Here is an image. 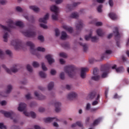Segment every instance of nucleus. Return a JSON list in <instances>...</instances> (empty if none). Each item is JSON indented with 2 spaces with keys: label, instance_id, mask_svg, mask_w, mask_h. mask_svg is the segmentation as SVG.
Returning <instances> with one entry per match:
<instances>
[{
  "label": "nucleus",
  "instance_id": "59",
  "mask_svg": "<svg viewBox=\"0 0 129 129\" xmlns=\"http://www.w3.org/2000/svg\"><path fill=\"white\" fill-rule=\"evenodd\" d=\"M50 74H51V75H55V74H56V70H51L50 71Z\"/></svg>",
  "mask_w": 129,
  "mask_h": 129
},
{
  "label": "nucleus",
  "instance_id": "55",
  "mask_svg": "<svg viewBox=\"0 0 129 129\" xmlns=\"http://www.w3.org/2000/svg\"><path fill=\"white\" fill-rule=\"evenodd\" d=\"M99 108H92L90 109L91 112H94L95 111H96L98 109H99Z\"/></svg>",
  "mask_w": 129,
  "mask_h": 129
},
{
  "label": "nucleus",
  "instance_id": "43",
  "mask_svg": "<svg viewBox=\"0 0 129 129\" xmlns=\"http://www.w3.org/2000/svg\"><path fill=\"white\" fill-rule=\"evenodd\" d=\"M59 77L62 80L65 79V74H64V72H62L60 74Z\"/></svg>",
  "mask_w": 129,
  "mask_h": 129
},
{
  "label": "nucleus",
  "instance_id": "29",
  "mask_svg": "<svg viewBox=\"0 0 129 129\" xmlns=\"http://www.w3.org/2000/svg\"><path fill=\"white\" fill-rule=\"evenodd\" d=\"M24 18L27 20V21H29V22H31L32 23H34V22H35V19L32 16L29 17L28 16H24Z\"/></svg>",
  "mask_w": 129,
  "mask_h": 129
},
{
  "label": "nucleus",
  "instance_id": "28",
  "mask_svg": "<svg viewBox=\"0 0 129 129\" xmlns=\"http://www.w3.org/2000/svg\"><path fill=\"white\" fill-rule=\"evenodd\" d=\"M109 17L113 20H116V19H117V16L113 12L110 13L109 14Z\"/></svg>",
  "mask_w": 129,
  "mask_h": 129
},
{
  "label": "nucleus",
  "instance_id": "22",
  "mask_svg": "<svg viewBox=\"0 0 129 129\" xmlns=\"http://www.w3.org/2000/svg\"><path fill=\"white\" fill-rule=\"evenodd\" d=\"M49 18V13H47L46 15L43 18H40L39 22L40 23H44V24H47V20Z\"/></svg>",
  "mask_w": 129,
  "mask_h": 129
},
{
  "label": "nucleus",
  "instance_id": "48",
  "mask_svg": "<svg viewBox=\"0 0 129 129\" xmlns=\"http://www.w3.org/2000/svg\"><path fill=\"white\" fill-rule=\"evenodd\" d=\"M62 46L66 49H68V48H69V44L68 43H64L62 44Z\"/></svg>",
  "mask_w": 129,
  "mask_h": 129
},
{
  "label": "nucleus",
  "instance_id": "26",
  "mask_svg": "<svg viewBox=\"0 0 129 129\" xmlns=\"http://www.w3.org/2000/svg\"><path fill=\"white\" fill-rule=\"evenodd\" d=\"M99 98H100V95L99 94H98L96 98H95L96 100L94 101L92 103L93 106L97 105V104H98V103L99 102Z\"/></svg>",
  "mask_w": 129,
  "mask_h": 129
},
{
  "label": "nucleus",
  "instance_id": "14",
  "mask_svg": "<svg viewBox=\"0 0 129 129\" xmlns=\"http://www.w3.org/2000/svg\"><path fill=\"white\" fill-rule=\"evenodd\" d=\"M76 27L77 31H81L83 28V22L82 20H78L76 24Z\"/></svg>",
  "mask_w": 129,
  "mask_h": 129
},
{
  "label": "nucleus",
  "instance_id": "58",
  "mask_svg": "<svg viewBox=\"0 0 129 129\" xmlns=\"http://www.w3.org/2000/svg\"><path fill=\"white\" fill-rule=\"evenodd\" d=\"M25 97H26V99H32V97H31V94H28L26 95Z\"/></svg>",
  "mask_w": 129,
  "mask_h": 129
},
{
  "label": "nucleus",
  "instance_id": "63",
  "mask_svg": "<svg viewBox=\"0 0 129 129\" xmlns=\"http://www.w3.org/2000/svg\"><path fill=\"white\" fill-rule=\"evenodd\" d=\"M6 3H7V1L6 0H0L1 5H6Z\"/></svg>",
  "mask_w": 129,
  "mask_h": 129
},
{
  "label": "nucleus",
  "instance_id": "11",
  "mask_svg": "<svg viewBox=\"0 0 129 129\" xmlns=\"http://www.w3.org/2000/svg\"><path fill=\"white\" fill-rule=\"evenodd\" d=\"M0 112L4 114L6 117H10L11 119H13V116H15V114L13 111L7 112L4 110L0 111Z\"/></svg>",
  "mask_w": 129,
  "mask_h": 129
},
{
  "label": "nucleus",
  "instance_id": "2",
  "mask_svg": "<svg viewBox=\"0 0 129 129\" xmlns=\"http://www.w3.org/2000/svg\"><path fill=\"white\" fill-rule=\"evenodd\" d=\"M64 72L71 78H73L76 74V68L74 66H68L64 67Z\"/></svg>",
  "mask_w": 129,
  "mask_h": 129
},
{
  "label": "nucleus",
  "instance_id": "42",
  "mask_svg": "<svg viewBox=\"0 0 129 129\" xmlns=\"http://www.w3.org/2000/svg\"><path fill=\"white\" fill-rule=\"evenodd\" d=\"M27 69L28 71H29V72H30V73L33 72V69L32 68V67L30 66V64H27Z\"/></svg>",
  "mask_w": 129,
  "mask_h": 129
},
{
  "label": "nucleus",
  "instance_id": "54",
  "mask_svg": "<svg viewBox=\"0 0 129 129\" xmlns=\"http://www.w3.org/2000/svg\"><path fill=\"white\" fill-rule=\"evenodd\" d=\"M16 11L19 12V13H22L23 12V9L20 7H16Z\"/></svg>",
  "mask_w": 129,
  "mask_h": 129
},
{
  "label": "nucleus",
  "instance_id": "53",
  "mask_svg": "<svg viewBox=\"0 0 129 129\" xmlns=\"http://www.w3.org/2000/svg\"><path fill=\"white\" fill-rule=\"evenodd\" d=\"M7 129V126L4 125V123H0V129Z\"/></svg>",
  "mask_w": 129,
  "mask_h": 129
},
{
  "label": "nucleus",
  "instance_id": "23",
  "mask_svg": "<svg viewBox=\"0 0 129 129\" xmlns=\"http://www.w3.org/2000/svg\"><path fill=\"white\" fill-rule=\"evenodd\" d=\"M34 95H35V96H36L38 100H43L46 98V97L45 96L39 94V93H38V92L37 91H35L34 92Z\"/></svg>",
  "mask_w": 129,
  "mask_h": 129
},
{
  "label": "nucleus",
  "instance_id": "21",
  "mask_svg": "<svg viewBox=\"0 0 129 129\" xmlns=\"http://www.w3.org/2000/svg\"><path fill=\"white\" fill-rule=\"evenodd\" d=\"M27 107V104L24 103H21L19 104V106L18 107L19 111H24L26 109Z\"/></svg>",
  "mask_w": 129,
  "mask_h": 129
},
{
  "label": "nucleus",
  "instance_id": "18",
  "mask_svg": "<svg viewBox=\"0 0 129 129\" xmlns=\"http://www.w3.org/2000/svg\"><path fill=\"white\" fill-rule=\"evenodd\" d=\"M77 96V94L75 92H71L69 93L68 95V99H69V100H73L74 98H76V97Z\"/></svg>",
  "mask_w": 129,
  "mask_h": 129
},
{
  "label": "nucleus",
  "instance_id": "7",
  "mask_svg": "<svg viewBox=\"0 0 129 129\" xmlns=\"http://www.w3.org/2000/svg\"><path fill=\"white\" fill-rule=\"evenodd\" d=\"M2 67L6 70L7 73H9V74H12V72L13 73L18 72V66H17V64L14 65L13 67L11 69V70L8 69L5 64H3Z\"/></svg>",
  "mask_w": 129,
  "mask_h": 129
},
{
  "label": "nucleus",
  "instance_id": "50",
  "mask_svg": "<svg viewBox=\"0 0 129 129\" xmlns=\"http://www.w3.org/2000/svg\"><path fill=\"white\" fill-rule=\"evenodd\" d=\"M38 39L40 42H44V36H43V35H39L38 37Z\"/></svg>",
  "mask_w": 129,
  "mask_h": 129
},
{
  "label": "nucleus",
  "instance_id": "46",
  "mask_svg": "<svg viewBox=\"0 0 129 129\" xmlns=\"http://www.w3.org/2000/svg\"><path fill=\"white\" fill-rule=\"evenodd\" d=\"M5 57V53H4V51L2 49H0V58L3 59Z\"/></svg>",
  "mask_w": 129,
  "mask_h": 129
},
{
  "label": "nucleus",
  "instance_id": "20",
  "mask_svg": "<svg viewBox=\"0 0 129 129\" xmlns=\"http://www.w3.org/2000/svg\"><path fill=\"white\" fill-rule=\"evenodd\" d=\"M78 5H80V3L78 2V3H74L72 5H68L67 6V9L69 11H72L74 8H76V7H77Z\"/></svg>",
  "mask_w": 129,
  "mask_h": 129
},
{
  "label": "nucleus",
  "instance_id": "45",
  "mask_svg": "<svg viewBox=\"0 0 129 129\" xmlns=\"http://www.w3.org/2000/svg\"><path fill=\"white\" fill-rule=\"evenodd\" d=\"M59 56L60 57H62V58H67V54L64 52H61L59 53Z\"/></svg>",
  "mask_w": 129,
  "mask_h": 129
},
{
  "label": "nucleus",
  "instance_id": "13",
  "mask_svg": "<svg viewBox=\"0 0 129 129\" xmlns=\"http://www.w3.org/2000/svg\"><path fill=\"white\" fill-rule=\"evenodd\" d=\"M89 71V69L87 68H83L81 69V75L80 76L81 78L84 79V78H86V72H88Z\"/></svg>",
  "mask_w": 129,
  "mask_h": 129
},
{
  "label": "nucleus",
  "instance_id": "33",
  "mask_svg": "<svg viewBox=\"0 0 129 129\" xmlns=\"http://www.w3.org/2000/svg\"><path fill=\"white\" fill-rule=\"evenodd\" d=\"M102 119V118L101 117H99L97 119H95L93 123V125H97V124H98V123L101 121Z\"/></svg>",
  "mask_w": 129,
  "mask_h": 129
},
{
  "label": "nucleus",
  "instance_id": "1",
  "mask_svg": "<svg viewBox=\"0 0 129 129\" xmlns=\"http://www.w3.org/2000/svg\"><path fill=\"white\" fill-rule=\"evenodd\" d=\"M7 23L8 24L9 27L2 25V28L4 29L5 31H7V32H11V29H14L15 26H18V27H20V28H23L24 27V23L22 21H17L15 24L14 23V21H13V20H12L11 19H9L7 21Z\"/></svg>",
  "mask_w": 129,
  "mask_h": 129
},
{
  "label": "nucleus",
  "instance_id": "30",
  "mask_svg": "<svg viewBox=\"0 0 129 129\" xmlns=\"http://www.w3.org/2000/svg\"><path fill=\"white\" fill-rule=\"evenodd\" d=\"M63 28L66 31H68V32H69V33H72L73 32V28L72 27H69L66 25H64L63 26Z\"/></svg>",
  "mask_w": 129,
  "mask_h": 129
},
{
  "label": "nucleus",
  "instance_id": "24",
  "mask_svg": "<svg viewBox=\"0 0 129 129\" xmlns=\"http://www.w3.org/2000/svg\"><path fill=\"white\" fill-rule=\"evenodd\" d=\"M23 113L26 116H30V115H31L32 118H35L36 117V113L34 112H30V113H28L27 111H24Z\"/></svg>",
  "mask_w": 129,
  "mask_h": 129
},
{
  "label": "nucleus",
  "instance_id": "16",
  "mask_svg": "<svg viewBox=\"0 0 129 129\" xmlns=\"http://www.w3.org/2000/svg\"><path fill=\"white\" fill-rule=\"evenodd\" d=\"M116 67V64H114L113 66L112 67V69H115L117 73H120V72H123V71H124V69H123V67H119L117 68Z\"/></svg>",
  "mask_w": 129,
  "mask_h": 129
},
{
  "label": "nucleus",
  "instance_id": "41",
  "mask_svg": "<svg viewBox=\"0 0 129 129\" xmlns=\"http://www.w3.org/2000/svg\"><path fill=\"white\" fill-rule=\"evenodd\" d=\"M32 66L33 67H34V68H38V67L40 66V64H39V63H38V62L34 61L32 63Z\"/></svg>",
  "mask_w": 129,
  "mask_h": 129
},
{
  "label": "nucleus",
  "instance_id": "9",
  "mask_svg": "<svg viewBox=\"0 0 129 129\" xmlns=\"http://www.w3.org/2000/svg\"><path fill=\"white\" fill-rule=\"evenodd\" d=\"M99 70L97 68H94L93 72V74L95 75L92 77L91 79L94 81H99L100 80V76L97 75Z\"/></svg>",
  "mask_w": 129,
  "mask_h": 129
},
{
  "label": "nucleus",
  "instance_id": "60",
  "mask_svg": "<svg viewBox=\"0 0 129 129\" xmlns=\"http://www.w3.org/2000/svg\"><path fill=\"white\" fill-rule=\"evenodd\" d=\"M6 53L7 55H9V56H11L12 55V51H11L10 50H6Z\"/></svg>",
  "mask_w": 129,
  "mask_h": 129
},
{
  "label": "nucleus",
  "instance_id": "8",
  "mask_svg": "<svg viewBox=\"0 0 129 129\" xmlns=\"http://www.w3.org/2000/svg\"><path fill=\"white\" fill-rule=\"evenodd\" d=\"M113 34L115 36V40L116 41V44L117 47H120L119 45V39H120V34L118 32V28L117 27L114 28V30L113 31Z\"/></svg>",
  "mask_w": 129,
  "mask_h": 129
},
{
  "label": "nucleus",
  "instance_id": "3",
  "mask_svg": "<svg viewBox=\"0 0 129 129\" xmlns=\"http://www.w3.org/2000/svg\"><path fill=\"white\" fill-rule=\"evenodd\" d=\"M26 45L30 47L31 53L33 55H36L37 56L38 55L37 54V52H38V51H39L40 52H45V48L43 47H38L36 49H35V45L33 44L32 42L28 41Z\"/></svg>",
  "mask_w": 129,
  "mask_h": 129
},
{
  "label": "nucleus",
  "instance_id": "56",
  "mask_svg": "<svg viewBox=\"0 0 129 129\" xmlns=\"http://www.w3.org/2000/svg\"><path fill=\"white\" fill-rule=\"evenodd\" d=\"M40 26L41 28H43V29H48V26L44 24H40Z\"/></svg>",
  "mask_w": 129,
  "mask_h": 129
},
{
  "label": "nucleus",
  "instance_id": "32",
  "mask_svg": "<svg viewBox=\"0 0 129 129\" xmlns=\"http://www.w3.org/2000/svg\"><path fill=\"white\" fill-rule=\"evenodd\" d=\"M67 36V33H66L64 31L61 32V36L60 37L61 40H66Z\"/></svg>",
  "mask_w": 129,
  "mask_h": 129
},
{
  "label": "nucleus",
  "instance_id": "47",
  "mask_svg": "<svg viewBox=\"0 0 129 129\" xmlns=\"http://www.w3.org/2000/svg\"><path fill=\"white\" fill-rule=\"evenodd\" d=\"M91 105L90 104V103H88L86 107V110H90V109H91Z\"/></svg>",
  "mask_w": 129,
  "mask_h": 129
},
{
  "label": "nucleus",
  "instance_id": "15",
  "mask_svg": "<svg viewBox=\"0 0 129 129\" xmlns=\"http://www.w3.org/2000/svg\"><path fill=\"white\" fill-rule=\"evenodd\" d=\"M45 58L50 65H51V64H53V63L55 62V60L53 59V56L51 54L46 55Z\"/></svg>",
  "mask_w": 129,
  "mask_h": 129
},
{
  "label": "nucleus",
  "instance_id": "12",
  "mask_svg": "<svg viewBox=\"0 0 129 129\" xmlns=\"http://www.w3.org/2000/svg\"><path fill=\"white\" fill-rule=\"evenodd\" d=\"M86 41H89L90 39H91L92 42H96L98 40V38L96 36L92 37V32L89 33V35H86L85 36Z\"/></svg>",
  "mask_w": 129,
  "mask_h": 129
},
{
  "label": "nucleus",
  "instance_id": "5",
  "mask_svg": "<svg viewBox=\"0 0 129 129\" xmlns=\"http://www.w3.org/2000/svg\"><path fill=\"white\" fill-rule=\"evenodd\" d=\"M50 10L51 12L54 13L52 15V19L54 21H57L58 20V11H59V8L56 6L53 5L50 7Z\"/></svg>",
  "mask_w": 129,
  "mask_h": 129
},
{
  "label": "nucleus",
  "instance_id": "39",
  "mask_svg": "<svg viewBox=\"0 0 129 129\" xmlns=\"http://www.w3.org/2000/svg\"><path fill=\"white\" fill-rule=\"evenodd\" d=\"M9 36V33L8 32H6L3 38L4 39V42H8V36Z\"/></svg>",
  "mask_w": 129,
  "mask_h": 129
},
{
  "label": "nucleus",
  "instance_id": "19",
  "mask_svg": "<svg viewBox=\"0 0 129 129\" xmlns=\"http://www.w3.org/2000/svg\"><path fill=\"white\" fill-rule=\"evenodd\" d=\"M45 122H52V121H59V119H58L56 117H47L44 119Z\"/></svg>",
  "mask_w": 129,
  "mask_h": 129
},
{
  "label": "nucleus",
  "instance_id": "38",
  "mask_svg": "<svg viewBox=\"0 0 129 129\" xmlns=\"http://www.w3.org/2000/svg\"><path fill=\"white\" fill-rule=\"evenodd\" d=\"M53 87H54V83L53 82H51L49 83L48 85V90H52L53 89Z\"/></svg>",
  "mask_w": 129,
  "mask_h": 129
},
{
  "label": "nucleus",
  "instance_id": "57",
  "mask_svg": "<svg viewBox=\"0 0 129 129\" xmlns=\"http://www.w3.org/2000/svg\"><path fill=\"white\" fill-rule=\"evenodd\" d=\"M76 124L78 125V126H80V127H82V126H83V124H82V123L80 121L77 122Z\"/></svg>",
  "mask_w": 129,
  "mask_h": 129
},
{
  "label": "nucleus",
  "instance_id": "61",
  "mask_svg": "<svg viewBox=\"0 0 129 129\" xmlns=\"http://www.w3.org/2000/svg\"><path fill=\"white\" fill-rule=\"evenodd\" d=\"M95 25L97 26V27H99V26H102V22H98L96 23Z\"/></svg>",
  "mask_w": 129,
  "mask_h": 129
},
{
  "label": "nucleus",
  "instance_id": "25",
  "mask_svg": "<svg viewBox=\"0 0 129 129\" xmlns=\"http://www.w3.org/2000/svg\"><path fill=\"white\" fill-rule=\"evenodd\" d=\"M54 106L55 107L56 112H59L61 110L60 106H61V103L59 102H55L54 103Z\"/></svg>",
  "mask_w": 129,
  "mask_h": 129
},
{
  "label": "nucleus",
  "instance_id": "44",
  "mask_svg": "<svg viewBox=\"0 0 129 129\" xmlns=\"http://www.w3.org/2000/svg\"><path fill=\"white\" fill-rule=\"evenodd\" d=\"M41 66L43 71H47V70H48L47 67H46V66L45 65V63L44 62H42Z\"/></svg>",
  "mask_w": 129,
  "mask_h": 129
},
{
  "label": "nucleus",
  "instance_id": "17",
  "mask_svg": "<svg viewBox=\"0 0 129 129\" xmlns=\"http://www.w3.org/2000/svg\"><path fill=\"white\" fill-rule=\"evenodd\" d=\"M112 51L110 50H106V52L105 53L102 54L101 58L102 60H103V59H108V55H110V54H111Z\"/></svg>",
  "mask_w": 129,
  "mask_h": 129
},
{
  "label": "nucleus",
  "instance_id": "6",
  "mask_svg": "<svg viewBox=\"0 0 129 129\" xmlns=\"http://www.w3.org/2000/svg\"><path fill=\"white\" fill-rule=\"evenodd\" d=\"M101 71L103 72L102 74V78H105L109 72V67L106 64L102 66L101 68Z\"/></svg>",
  "mask_w": 129,
  "mask_h": 129
},
{
  "label": "nucleus",
  "instance_id": "27",
  "mask_svg": "<svg viewBox=\"0 0 129 129\" xmlns=\"http://www.w3.org/2000/svg\"><path fill=\"white\" fill-rule=\"evenodd\" d=\"M96 92L93 91L89 94L88 95V98H89V99H93L95 98V96H96Z\"/></svg>",
  "mask_w": 129,
  "mask_h": 129
},
{
  "label": "nucleus",
  "instance_id": "51",
  "mask_svg": "<svg viewBox=\"0 0 129 129\" xmlns=\"http://www.w3.org/2000/svg\"><path fill=\"white\" fill-rule=\"evenodd\" d=\"M102 5H100V6H99L97 8V11L99 13H101V12H102Z\"/></svg>",
  "mask_w": 129,
  "mask_h": 129
},
{
  "label": "nucleus",
  "instance_id": "62",
  "mask_svg": "<svg viewBox=\"0 0 129 129\" xmlns=\"http://www.w3.org/2000/svg\"><path fill=\"white\" fill-rule=\"evenodd\" d=\"M109 5L110 7L113 6V1L112 0H109Z\"/></svg>",
  "mask_w": 129,
  "mask_h": 129
},
{
  "label": "nucleus",
  "instance_id": "10",
  "mask_svg": "<svg viewBox=\"0 0 129 129\" xmlns=\"http://www.w3.org/2000/svg\"><path fill=\"white\" fill-rule=\"evenodd\" d=\"M22 34L28 38H33L36 36V32L31 30H27L25 32L22 31Z\"/></svg>",
  "mask_w": 129,
  "mask_h": 129
},
{
  "label": "nucleus",
  "instance_id": "34",
  "mask_svg": "<svg viewBox=\"0 0 129 129\" xmlns=\"http://www.w3.org/2000/svg\"><path fill=\"white\" fill-rule=\"evenodd\" d=\"M79 44L81 46H82L83 48L84 52H86V51H87V49H88V48L87 47V44L85 43L83 44L81 42H80Z\"/></svg>",
  "mask_w": 129,
  "mask_h": 129
},
{
  "label": "nucleus",
  "instance_id": "64",
  "mask_svg": "<svg viewBox=\"0 0 129 129\" xmlns=\"http://www.w3.org/2000/svg\"><path fill=\"white\" fill-rule=\"evenodd\" d=\"M39 112H44V111H45V108L43 107H40L39 108Z\"/></svg>",
  "mask_w": 129,
  "mask_h": 129
},
{
  "label": "nucleus",
  "instance_id": "35",
  "mask_svg": "<svg viewBox=\"0 0 129 129\" xmlns=\"http://www.w3.org/2000/svg\"><path fill=\"white\" fill-rule=\"evenodd\" d=\"M96 33L98 36H99L100 37H102V36H103V32L102 31V29H99L97 30Z\"/></svg>",
  "mask_w": 129,
  "mask_h": 129
},
{
  "label": "nucleus",
  "instance_id": "36",
  "mask_svg": "<svg viewBox=\"0 0 129 129\" xmlns=\"http://www.w3.org/2000/svg\"><path fill=\"white\" fill-rule=\"evenodd\" d=\"M78 17H79V15H78V13H77V12L73 13L70 15V18H72L73 19H77V18H78Z\"/></svg>",
  "mask_w": 129,
  "mask_h": 129
},
{
  "label": "nucleus",
  "instance_id": "49",
  "mask_svg": "<svg viewBox=\"0 0 129 129\" xmlns=\"http://www.w3.org/2000/svg\"><path fill=\"white\" fill-rule=\"evenodd\" d=\"M55 36L56 37H58L60 35V31H59V29L56 28L55 29Z\"/></svg>",
  "mask_w": 129,
  "mask_h": 129
},
{
  "label": "nucleus",
  "instance_id": "40",
  "mask_svg": "<svg viewBox=\"0 0 129 129\" xmlns=\"http://www.w3.org/2000/svg\"><path fill=\"white\" fill-rule=\"evenodd\" d=\"M39 76L40 77H41V78H45V77L46 76V74L43 71H40L39 72Z\"/></svg>",
  "mask_w": 129,
  "mask_h": 129
},
{
  "label": "nucleus",
  "instance_id": "37",
  "mask_svg": "<svg viewBox=\"0 0 129 129\" xmlns=\"http://www.w3.org/2000/svg\"><path fill=\"white\" fill-rule=\"evenodd\" d=\"M13 89V86L11 85H9L7 86V90L6 91L7 94H9L12 91V90Z\"/></svg>",
  "mask_w": 129,
  "mask_h": 129
},
{
  "label": "nucleus",
  "instance_id": "4",
  "mask_svg": "<svg viewBox=\"0 0 129 129\" xmlns=\"http://www.w3.org/2000/svg\"><path fill=\"white\" fill-rule=\"evenodd\" d=\"M11 44L14 46L15 50H19L23 48V43L19 39H15L11 41Z\"/></svg>",
  "mask_w": 129,
  "mask_h": 129
},
{
  "label": "nucleus",
  "instance_id": "52",
  "mask_svg": "<svg viewBox=\"0 0 129 129\" xmlns=\"http://www.w3.org/2000/svg\"><path fill=\"white\" fill-rule=\"evenodd\" d=\"M114 98L115 99H119V98H121V96H119L117 94V93H116L114 95Z\"/></svg>",
  "mask_w": 129,
  "mask_h": 129
},
{
  "label": "nucleus",
  "instance_id": "31",
  "mask_svg": "<svg viewBox=\"0 0 129 129\" xmlns=\"http://www.w3.org/2000/svg\"><path fill=\"white\" fill-rule=\"evenodd\" d=\"M29 8L30 9V10H32L33 11H34V12H35L36 13L40 11V9L35 6H30Z\"/></svg>",
  "mask_w": 129,
  "mask_h": 129
}]
</instances>
